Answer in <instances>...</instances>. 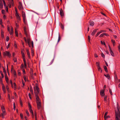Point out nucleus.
I'll return each mask as SVG.
<instances>
[{"label":"nucleus","instance_id":"obj_1","mask_svg":"<svg viewBox=\"0 0 120 120\" xmlns=\"http://www.w3.org/2000/svg\"><path fill=\"white\" fill-rule=\"evenodd\" d=\"M37 107L38 109H40L41 108V101L39 98H38L37 97L36 98Z\"/></svg>","mask_w":120,"mask_h":120},{"label":"nucleus","instance_id":"obj_2","mask_svg":"<svg viewBox=\"0 0 120 120\" xmlns=\"http://www.w3.org/2000/svg\"><path fill=\"white\" fill-rule=\"evenodd\" d=\"M118 107V106H117ZM116 112V120H120V112L118 108L116 110H115Z\"/></svg>","mask_w":120,"mask_h":120},{"label":"nucleus","instance_id":"obj_3","mask_svg":"<svg viewBox=\"0 0 120 120\" xmlns=\"http://www.w3.org/2000/svg\"><path fill=\"white\" fill-rule=\"evenodd\" d=\"M34 90L36 98L37 97L38 98H39L38 96V94L39 93V89L38 86H36L35 88H34Z\"/></svg>","mask_w":120,"mask_h":120},{"label":"nucleus","instance_id":"obj_4","mask_svg":"<svg viewBox=\"0 0 120 120\" xmlns=\"http://www.w3.org/2000/svg\"><path fill=\"white\" fill-rule=\"evenodd\" d=\"M8 0V6L9 7L11 8V5L12 6H14L13 0Z\"/></svg>","mask_w":120,"mask_h":120},{"label":"nucleus","instance_id":"obj_5","mask_svg":"<svg viewBox=\"0 0 120 120\" xmlns=\"http://www.w3.org/2000/svg\"><path fill=\"white\" fill-rule=\"evenodd\" d=\"M4 55H6L10 58L11 56V55L9 52L8 51H6L4 53Z\"/></svg>","mask_w":120,"mask_h":120},{"label":"nucleus","instance_id":"obj_6","mask_svg":"<svg viewBox=\"0 0 120 120\" xmlns=\"http://www.w3.org/2000/svg\"><path fill=\"white\" fill-rule=\"evenodd\" d=\"M24 34L26 35V38L30 37V35L26 31V27H24Z\"/></svg>","mask_w":120,"mask_h":120},{"label":"nucleus","instance_id":"obj_7","mask_svg":"<svg viewBox=\"0 0 120 120\" xmlns=\"http://www.w3.org/2000/svg\"><path fill=\"white\" fill-rule=\"evenodd\" d=\"M22 15L24 22H25L26 19V14L23 11H22Z\"/></svg>","mask_w":120,"mask_h":120},{"label":"nucleus","instance_id":"obj_8","mask_svg":"<svg viewBox=\"0 0 120 120\" xmlns=\"http://www.w3.org/2000/svg\"><path fill=\"white\" fill-rule=\"evenodd\" d=\"M19 9L20 10H22L23 9V8L22 7V3L21 2H19V5L18 6Z\"/></svg>","mask_w":120,"mask_h":120},{"label":"nucleus","instance_id":"obj_9","mask_svg":"<svg viewBox=\"0 0 120 120\" xmlns=\"http://www.w3.org/2000/svg\"><path fill=\"white\" fill-rule=\"evenodd\" d=\"M27 40V43H28V45L30 47L31 46V39L30 38V37H28V38H26Z\"/></svg>","mask_w":120,"mask_h":120},{"label":"nucleus","instance_id":"obj_10","mask_svg":"<svg viewBox=\"0 0 120 120\" xmlns=\"http://www.w3.org/2000/svg\"><path fill=\"white\" fill-rule=\"evenodd\" d=\"M109 51H110V54H111V55L113 56H114V53L113 52V51H112V49L111 48V47L110 46H109Z\"/></svg>","mask_w":120,"mask_h":120},{"label":"nucleus","instance_id":"obj_11","mask_svg":"<svg viewBox=\"0 0 120 120\" xmlns=\"http://www.w3.org/2000/svg\"><path fill=\"white\" fill-rule=\"evenodd\" d=\"M28 105L29 108V110L31 113H33L32 110L31 109V107L30 103H28Z\"/></svg>","mask_w":120,"mask_h":120},{"label":"nucleus","instance_id":"obj_12","mask_svg":"<svg viewBox=\"0 0 120 120\" xmlns=\"http://www.w3.org/2000/svg\"><path fill=\"white\" fill-rule=\"evenodd\" d=\"M15 16L16 17V18L17 19V20L19 21H20L21 20V19L20 18V17L19 16V14H15Z\"/></svg>","mask_w":120,"mask_h":120},{"label":"nucleus","instance_id":"obj_13","mask_svg":"<svg viewBox=\"0 0 120 120\" xmlns=\"http://www.w3.org/2000/svg\"><path fill=\"white\" fill-rule=\"evenodd\" d=\"M2 90L4 93L6 92L5 87L4 86V84L3 83L2 84Z\"/></svg>","mask_w":120,"mask_h":120},{"label":"nucleus","instance_id":"obj_14","mask_svg":"<svg viewBox=\"0 0 120 120\" xmlns=\"http://www.w3.org/2000/svg\"><path fill=\"white\" fill-rule=\"evenodd\" d=\"M26 52H27V53L29 59L30 58V52L29 50L26 49Z\"/></svg>","mask_w":120,"mask_h":120},{"label":"nucleus","instance_id":"obj_15","mask_svg":"<svg viewBox=\"0 0 120 120\" xmlns=\"http://www.w3.org/2000/svg\"><path fill=\"white\" fill-rule=\"evenodd\" d=\"M98 29H94V30L93 31V32H92V33L91 34L93 36L94 35L95 33L97 31V30H98Z\"/></svg>","mask_w":120,"mask_h":120},{"label":"nucleus","instance_id":"obj_16","mask_svg":"<svg viewBox=\"0 0 120 120\" xmlns=\"http://www.w3.org/2000/svg\"><path fill=\"white\" fill-rule=\"evenodd\" d=\"M6 112L5 111L2 112L1 114L2 117L4 118V116L6 115Z\"/></svg>","mask_w":120,"mask_h":120},{"label":"nucleus","instance_id":"obj_17","mask_svg":"<svg viewBox=\"0 0 120 120\" xmlns=\"http://www.w3.org/2000/svg\"><path fill=\"white\" fill-rule=\"evenodd\" d=\"M104 91L103 90H101L100 93V94L102 96H104L105 95L104 92Z\"/></svg>","mask_w":120,"mask_h":120},{"label":"nucleus","instance_id":"obj_18","mask_svg":"<svg viewBox=\"0 0 120 120\" xmlns=\"http://www.w3.org/2000/svg\"><path fill=\"white\" fill-rule=\"evenodd\" d=\"M5 80L6 81V82L7 83H8V79L7 76V75H5Z\"/></svg>","mask_w":120,"mask_h":120},{"label":"nucleus","instance_id":"obj_19","mask_svg":"<svg viewBox=\"0 0 120 120\" xmlns=\"http://www.w3.org/2000/svg\"><path fill=\"white\" fill-rule=\"evenodd\" d=\"M60 13L61 16H64V13L62 9H60Z\"/></svg>","mask_w":120,"mask_h":120},{"label":"nucleus","instance_id":"obj_20","mask_svg":"<svg viewBox=\"0 0 120 120\" xmlns=\"http://www.w3.org/2000/svg\"><path fill=\"white\" fill-rule=\"evenodd\" d=\"M21 53L23 59H25L24 54L22 51H21Z\"/></svg>","mask_w":120,"mask_h":120},{"label":"nucleus","instance_id":"obj_21","mask_svg":"<svg viewBox=\"0 0 120 120\" xmlns=\"http://www.w3.org/2000/svg\"><path fill=\"white\" fill-rule=\"evenodd\" d=\"M15 34L16 36L17 37H18V34L17 30V28H15Z\"/></svg>","mask_w":120,"mask_h":120},{"label":"nucleus","instance_id":"obj_22","mask_svg":"<svg viewBox=\"0 0 120 120\" xmlns=\"http://www.w3.org/2000/svg\"><path fill=\"white\" fill-rule=\"evenodd\" d=\"M13 28L12 27H11V32H10V35L12 34L13 33Z\"/></svg>","mask_w":120,"mask_h":120},{"label":"nucleus","instance_id":"obj_23","mask_svg":"<svg viewBox=\"0 0 120 120\" xmlns=\"http://www.w3.org/2000/svg\"><path fill=\"white\" fill-rule=\"evenodd\" d=\"M111 41L113 43V46H114L115 45V41L112 39H111Z\"/></svg>","mask_w":120,"mask_h":120},{"label":"nucleus","instance_id":"obj_24","mask_svg":"<svg viewBox=\"0 0 120 120\" xmlns=\"http://www.w3.org/2000/svg\"><path fill=\"white\" fill-rule=\"evenodd\" d=\"M1 36L2 38H4V32L2 30H1Z\"/></svg>","mask_w":120,"mask_h":120},{"label":"nucleus","instance_id":"obj_25","mask_svg":"<svg viewBox=\"0 0 120 120\" xmlns=\"http://www.w3.org/2000/svg\"><path fill=\"white\" fill-rule=\"evenodd\" d=\"M1 109L2 112H4L5 111V108L3 106H1Z\"/></svg>","mask_w":120,"mask_h":120},{"label":"nucleus","instance_id":"obj_26","mask_svg":"<svg viewBox=\"0 0 120 120\" xmlns=\"http://www.w3.org/2000/svg\"><path fill=\"white\" fill-rule=\"evenodd\" d=\"M90 26H93L94 25V22L93 21H90Z\"/></svg>","mask_w":120,"mask_h":120},{"label":"nucleus","instance_id":"obj_27","mask_svg":"<svg viewBox=\"0 0 120 120\" xmlns=\"http://www.w3.org/2000/svg\"><path fill=\"white\" fill-rule=\"evenodd\" d=\"M13 74L14 75V77L15 78L16 77V71L14 70Z\"/></svg>","mask_w":120,"mask_h":120},{"label":"nucleus","instance_id":"obj_28","mask_svg":"<svg viewBox=\"0 0 120 120\" xmlns=\"http://www.w3.org/2000/svg\"><path fill=\"white\" fill-rule=\"evenodd\" d=\"M104 75L106 77H107L108 79H109L110 78V76L108 74L106 75Z\"/></svg>","mask_w":120,"mask_h":120},{"label":"nucleus","instance_id":"obj_29","mask_svg":"<svg viewBox=\"0 0 120 120\" xmlns=\"http://www.w3.org/2000/svg\"><path fill=\"white\" fill-rule=\"evenodd\" d=\"M104 68L105 69V71L106 72H108V71L107 70V68L106 67V66H105L104 67Z\"/></svg>","mask_w":120,"mask_h":120},{"label":"nucleus","instance_id":"obj_30","mask_svg":"<svg viewBox=\"0 0 120 120\" xmlns=\"http://www.w3.org/2000/svg\"><path fill=\"white\" fill-rule=\"evenodd\" d=\"M110 118V116H106L104 117V118L105 120H106L107 119Z\"/></svg>","mask_w":120,"mask_h":120},{"label":"nucleus","instance_id":"obj_31","mask_svg":"<svg viewBox=\"0 0 120 120\" xmlns=\"http://www.w3.org/2000/svg\"><path fill=\"white\" fill-rule=\"evenodd\" d=\"M98 71H100L101 72H102V71L101 69V67H100V66L99 67H98Z\"/></svg>","mask_w":120,"mask_h":120},{"label":"nucleus","instance_id":"obj_32","mask_svg":"<svg viewBox=\"0 0 120 120\" xmlns=\"http://www.w3.org/2000/svg\"><path fill=\"white\" fill-rule=\"evenodd\" d=\"M0 6L1 8H2L3 7V4L2 2H0Z\"/></svg>","mask_w":120,"mask_h":120},{"label":"nucleus","instance_id":"obj_33","mask_svg":"<svg viewBox=\"0 0 120 120\" xmlns=\"http://www.w3.org/2000/svg\"><path fill=\"white\" fill-rule=\"evenodd\" d=\"M26 112L27 114V116H29V115L28 111L27 110H26Z\"/></svg>","mask_w":120,"mask_h":120},{"label":"nucleus","instance_id":"obj_34","mask_svg":"<svg viewBox=\"0 0 120 120\" xmlns=\"http://www.w3.org/2000/svg\"><path fill=\"white\" fill-rule=\"evenodd\" d=\"M13 60L14 62H16L17 61L16 58L15 57H13Z\"/></svg>","mask_w":120,"mask_h":120},{"label":"nucleus","instance_id":"obj_35","mask_svg":"<svg viewBox=\"0 0 120 120\" xmlns=\"http://www.w3.org/2000/svg\"><path fill=\"white\" fill-rule=\"evenodd\" d=\"M60 27L63 30L64 29V26L62 23L60 24Z\"/></svg>","mask_w":120,"mask_h":120},{"label":"nucleus","instance_id":"obj_36","mask_svg":"<svg viewBox=\"0 0 120 120\" xmlns=\"http://www.w3.org/2000/svg\"><path fill=\"white\" fill-rule=\"evenodd\" d=\"M8 97L9 101H10L11 100V96L10 95V94H8Z\"/></svg>","mask_w":120,"mask_h":120},{"label":"nucleus","instance_id":"obj_37","mask_svg":"<svg viewBox=\"0 0 120 120\" xmlns=\"http://www.w3.org/2000/svg\"><path fill=\"white\" fill-rule=\"evenodd\" d=\"M118 49L120 53V44H119V45L118 46Z\"/></svg>","mask_w":120,"mask_h":120},{"label":"nucleus","instance_id":"obj_38","mask_svg":"<svg viewBox=\"0 0 120 120\" xmlns=\"http://www.w3.org/2000/svg\"><path fill=\"white\" fill-rule=\"evenodd\" d=\"M106 31L105 30H100V31H99V32L100 33H101L102 32H106Z\"/></svg>","mask_w":120,"mask_h":120},{"label":"nucleus","instance_id":"obj_39","mask_svg":"<svg viewBox=\"0 0 120 120\" xmlns=\"http://www.w3.org/2000/svg\"><path fill=\"white\" fill-rule=\"evenodd\" d=\"M31 55L33 56H34V51L31 49Z\"/></svg>","mask_w":120,"mask_h":120},{"label":"nucleus","instance_id":"obj_40","mask_svg":"<svg viewBox=\"0 0 120 120\" xmlns=\"http://www.w3.org/2000/svg\"><path fill=\"white\" fill-rule=\"evenodd\" d=\"M104 101H105L106 102L107 101V96H105L104 97Z\"/></svg>","mask_w":120,"mask_h":120},{"label":"nucleus","instance_id":"obj_41","mask_svg":"<svg viewBox=\"0 0 120 120\" xmlns=\"http://www.w3.org/2000/svg\"><path fill=\"white\" fill-rule=\"evenodd\" d=\"M96 64L97 66L98 67L100 66V65L99 63V62H96Z\"/></svg>","mask_w":120,"mask_h":120},{"label":"nucleus","instance_id":"obj_42","mask_svg":"<svg viewBox=\"0 0 120 120\" xmlns=\"http://www.w3.org/2000/svg\"><path fill=\"white\" fill-rule=\"evenodd\" d=\"M23 78L24 79V80H25V82H26V76L25 75H24L23 77Z\"/></svg>","mask_w":120,"mask_h":120},{"label":"nucleus","instance_id":"obj_43","mask_svg":"<svg viewBox=\"0 0 120 120\" xmlns=\"http://www.w3.org/2000/svg\"><path fill=\"white\" fill-rule=\"evenodd\" d=\"M20 117H21V119H23V118L22 114V113H20Z\"/></svg>","mask_w":120,"mask_h":120},{"label":"nucleus","instance_id":"obj_44","mask_svg":"<svg viewBox=\"0 0 120 120\" xmlns=\"http://www.w3.org/2000/svg\"><path fill=\"white\" fill-rule=\"evenodd\" d=\"M2 13L3 14H4L5 13V11L4 10H1Z\"/></svg>","mask_w":120,"mask_h":120},{"label":"nucleus","instance_id":"obj_45","mask_svg":"<svg viewBox=\"0 0 120 120\" xmlns=\"http://www.w3.org/2000/svg\"><path fill=\"white\" fill-rule=\"evenodd\" d=\"M100 34V33L99 32H98L97 33V34L95 35V37H97L99 34Z\"/></svg>","mask_w":120,"mask_h":120},{"label":"nucleus","instance_id":"obj_46","mask_svg":"<svg viewBox=\"0 0 120 120\" xmlns=\"http://www.w3.org/2000/svg\"><path fill=\"white\" fill-rule=\"evenodd\" d=\"M23 60L24 65L26 64L25 59H23Z\"/></svg>","mask_w":120,"mask_h":120},{"label":"nucleus","instance_id":"obj_47","mask_svg":"<svg viewBox=\"0 0 120 120\" xmlns=\"http://www.w3.org/2000/svg\"><path fill=\"white\" fill-rule=\"evenodd\" d=\"M22 84L23 85V86H22V87H23L25 85V83L23 81V80L22 79Z\"/></svg>","mask_w":120,"mask_h":120},{"label":"nucleus","instance_id":"obj_48","mask_svg":"<svg viewBox=\"0 0 120 120\" xmlns=\"http://www.w3.org/2000/svg\"><path fill=\"white\" fill-rule=\"evenodd\" d=\"M3 68L4 72V73H6V71L4 68V67H3Z\"/></svg>","mask_w":120,"mask_h":120},{"label":"nucleus","instance_id":"obj_49","mask_svg":"<svg viewBox=\"0 0 120 120\" xmlns=\"http://www.w3.org/2000/svg\"><path fill=\"white\" fill-rule=\"evenodd\" d=\"M109 92H110V94L111 95H112V92L111 90L110 89H109Z\"/></svg>","mask_w":120,"mask_h":120},{"label":"nucleus","instance_id":"obj_50","mask_svg":"<svg viewBox=\"0 0 120 120\" xmlns=\"http://www.w3.org/2000/svg\"><path fill=\"white\" fill-rule=\"evenodd\" d=\"M9 37H6V41H9Z\"/></svg>","mask_w":120,"mask_h":120},{"label":"nucleus","instance_id":"obj_51","mask_svg":"<svg viewBox=\"0 0 120 120\" xmlns=\"http://www.w3.org/2000/svg\"><path fill=\"white\" fill-rule=\"evenodd\" d=\"M20 103L21 105V106H22V101L21 100H20Z\"/></svg>","mask_w":120,"mask_h":120},{"label":"nucleus","instance_id":"obj_52","mask_svg":"<svg viewBox=\"0 0 120 120\" xmlns=\"http://www.w3.org/2000/svg\"><path fill=\"white\" fill-rule=\"evenodd\" d=\"M104 35V33H103V34H101V35H100V36L99 37H103V36Z\"/></svg>","mask_w":120,"mask_h":120},{"label":"nucleus","instance_id":"obj_53","mask_svg":"<svg viewBox=\"0 0 120 120\" xmlns=\"http://www.w3.org/2000/svg\"><path fill=\"white\" fill-rule=\"evenodd\" d=\"M101 55L103 57V58H105V56L104 54H103V53H102L101 54Z\"/></svg>","mask_w":120,"mask_h":120},{"label":"nucleus","instance_id":"obj_54","mask_svg":"<svg viewBox=\"0 0 120 120\" xmlns=\"http://www.w3.org/2000/svg\"><path fill=\"white\" fill-rule=\"evenodd\" d=\"M104 35H105L107 36H109V35L108 34L106 33H104Z\"/></svg>","mask_w":120,"mask_h":120},{"label":"nucleus","instance_id":"obj_55","mask_svg":"<svg viewBox=\"0 0 120 120\" xmlns=\"http://www.w3.org/2000/svg\"><path fill=\"white\" fill-rule=\"evenodd\" d=\"M0 72L1 74V75L2 77V78H3L4 77V75H3V74L2 73V71H0Z\"/></svg>","mask_w":120,"mask_h":120},{"label":"nucleus","instance_id":"obj_56","mask_svg":"<svg viewBox=\"0 0 120 120\" xmlns=\"http://www.w3.org/2000/svg\"><path fill=\"white\" fill-rule=\"evenodd\" d=\"M2 21L1 19H0V24L1 25L2 24Z\"/></svg>","mask_w":120,"mask_h":120},{"label":"nucleus","instance_id":"obj_57","mask_svg":"<svg viewBox=\"0 0 120 120\" xmlns=\"http://www.w3.org/2000/svg\"><path fill=\"white\" fill-rule=\"evenodd\" d=\"M30 91L31 93H33V91L32 89L30 88Z\"/></svg>","mask_w":120,"mask_h":120},{"label":"nucleus","instance_id":"obj_58","mask_svg":"<svg viewBox=\"0 0 120 120\" xmlns=\"http://www.w3.org/2000/svg\"><path fill=\"white\" fill-rule=\"evenodd\" d=\"M7 90L8 92V94H10L11 93V91H10L9 89Z\"/></svg>","mask_w":120,"mask_h":120},{"label":"nucleus","instance_id":"obj_59","mask_svg":"<svg viewBox=\"0 0 120 120\" xmlns=\"http://www.w3.org/2000/svg\"><path fill=\"white\" fill-rule=\"evenodd\" d=\"M3 2L4 6L5 7H6V3H5V1L4 0H3Z\"/></svg>","mask_w":120,"mask_h":120},{"label":"nucleus","instance_id":"obj_60","mask_svg":"<svg viewBox=\"0 0 120 120\" xmlns=\"http://www.w3.org/2000/svg\"><path fill=\"white\" fill-rule=\"evenodd\" d=\"M18 74L19 75H21V73L20 72V71H19V70H18Z\"/></svg>","mask_w":120,"mask_h":120},{"label":"nucleus","instance_id":"obj_61","mask_svg":"<svg viewBox=\"0 0 120 120\" xmlns=\"http://www.w3.org/2000/svg\"><path fill=\"white\" fill-rule=\"evenodd\" d=\"M24 39L25 40V42L26 43H27V40H26V38L25 37H24Z\"/></svg>","mask_w":120,"mask_h":120},{"label":"nucleus","instance_id":"obj_62","mask_svg":"<svg viewBox=\"0 0 120 120\" xmlns=\"http://www.w3.org/2000/svg\"><path fill=\"white\" fill-rule=\"evenodd\" d=\"M88 39L89 42H90V37L89 36H88Z\"/></svg>","mask_w":120,"mask_h":120},{"label":"nucleus","instance_id":"obj_63","mask_svg":"<svg viewBox=\"0 0 120 120\" xmlns=\"http://www.w3.org/2000/svg\"><path fill=\"white\" fill-rule=\"evenodd\" d=\"M31 45L32 46V48L34 47V44H33V41H31Z\"/></svg>","mask_w":120,"mask_h":120},{"label":"nucleus","instance_id":"obj_64","mask_svg":"<svg viewBox=\"0 0 120 120\" xmlns=\"http://www.w3.org/2000/svg\"><path fill=\"white\" fill-rule=\"evenodd\" d=\"M24 67V65L23 64H22L21 65V68H23Z\"/></svg>","mask_w":120,"mask_h":120}]
</instances>
